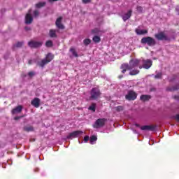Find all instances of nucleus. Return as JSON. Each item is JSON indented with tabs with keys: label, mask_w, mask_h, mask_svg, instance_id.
I'll return each instance as SVG.
<instances>
[{
	"label": "nucleus",
	"mask_w": 179,
	"mask_h": 179,
	"mask_svg": "<svg viewBox=\"0 0 179 179\" xmlns=\"http://www.w3.org/2000/svg\"><path fill=\"white\" fill-rule=\"evenodd\" d=\"M49 36L51 38H57V33L55 29H50L49 31Z\"/></svg>",
	"instance_id": "23"
},
{
	"label": "nucleus",
	"mask_w": 179,
	"mask_h": 179,
	"mask_svg": "<svg viewBox=\"0 0 179 179\" xmlns=\"http://www.w3.org/2000/svg\"><path fill=\"white\" fill-rule=\"evenodd\" d=\"M90 43H92V40H90V38H86L83 41V44L85 45L86 46L89 45Z\"/></svg>",
	"instance_id": "30"
},
{
	"label": "nucleus",
	"mask_w": 179,
	"mask_h": 179,
	"mask_svg": "<svg viewBox=\"0 0 179 179\" xmlns=\"http://www.w3.org/2000/svg\"><path fill=\"white\" fill-rule=\"evenodd\" d=\"M179 89V85H176L173 87H168L166 88V92H176V90H178Z\"/></svg>",
	"instance_id": "21"
},
{
	"label": "nucleus",
	"mask_w": 179,
	"mask_h": 179,
	"mask_svg": "<svg viewBox=\"0 0 179 179\" xmlns=\"http://www.w3.org/2000/svg\"><path fill=\"white\" fill-rule=\"evenodd\" d=\"M25 30H31V29L29 28V27H25Z\"/></svg>",
	"instance_id": "47"
},
{
	"label": "nucleus",
	"mask_w": 179,
	"mask_h": 179,
	"mask_svg": "<svg viewBox=\"0 0 179 179\" xmlns=\"http://www.w3.org/2000/svg\"><path fill=\"white\" fill-rule=\"evenodd\" d=\"M99 31H100L99 30V29L95 28V29H94L92 30V34H99Z\"/></svg>",
	"instance_id": "35"
},
{
	"label": "nucleus",
	"mask_w": 179,
	"mask_h": 179,
	"mask_svg": "<svg viewBox=\"0 0 179 179\" xmlns=\"http://www.w3.org/2000/svg\"><path fill=\"white\" fill-rule=\"evenodd\" d=\"M155 38H157V40H159V41H163V40H164L165 41H168L169 40V37H167V36H166V34L163 31L155 34Z\"/></svg>",
	"instance_id": "7"
},
{
	"label": "nucleus",
	"mask_w": 179,
	"mask_h": 179,
	"mask_svg": "<svg viewBox=\"0 0 179 179\" xmlns=\"http://www.w3.org/2000/svg\"><path fill=\"white\" fill-rule=\"evenodd\" d=\"M152 99V96L150 95H145V94H143L140 96V100L141 101H149L150 99Z\"/></svg>",
	"instance_id": "18"
},
{
	"label": "nucleus",
	"mask_w": 179,
	"mask_h": 179,
	"mask_svg": "<svg viewBox=\"0 0 179 179\" xmlns=\"http://www.w3.org/2000/svg\"><path fill=\"white\" fill-rule=\"evenodd\" d=\"M135 33L138 34V36H143L145 34H148V29H136Z\"/></svg>",
	"instance_id": "17"
},
{
	"label": "nucleus",
	"mask_w": 179,
	"mask_h": 179,
	"mask_svg": "<svg viewBox=\"0 0 179 179\" xmlns=\"http://www.w3.org/2000/svg\"><path fill=\"white\" fill-rule=\"evenodd\" d=\"M141 61L138 59H131L129 62V65L131 69H134V68H136L140 64Z\"/></svg>",
	"instance_id": "8"
},
{
	"label": "nucleus",
	"mask_w": 179,
	"mask_h": 179,
	"mask_svg": "<svg viewBox=\"0 0 179 179\" xmlns=\"http://www.w3.org/2000/svg\"><path fill=\"white\" fill-rule=\"evenodd\" d=\"M176 121H177L178 122H179V114H177L175 117H174Z\"/></svg>",
	"instance_id": "40"
},
{
	"label": "nucleus",
	"mask_w": 179,
	"mask_h": 179,
	"mask_svg": "<svg viewBox=\"0 0 179 179\" xmlns=\"http://www.w3.org/2000/svg\"><path fill=\"white\" fill-rule=\"evenodd\" d=\"M22 45H23V42H17L15 45V47H17V48H20Z\"/></svg>",
	"instance_id": "37"
},
{
	"label": "nucleus",
	"mask_w": 179,
	"mask_h": 179,
	"mask_svg": "<svg viewBox=\"0 0 179 179\" xmlns=\"http://www.w3.org/2000/svg\"><path fill=\"white\" fill-rule=\"evenodd\" d=\"M131 16H132V10H129L127 13H125L124 15H122V19L124 22L126 20H128V19L131 18Z\"/></svg>",
	"instance_id": "16"
},
{
	"label": "nucleus",
	"mask_w": 179,
	"mask_h": 179,
	"mask_svg": "<svg viewBox=\"0 0 179 179\" xmlns=\"http://www.w3.org/2000/svg\"><path fill=\"white\" fill-rule=\"evenodd\" d=\"M45 47L50 48V47H52L53 44H52V41H48L45 43Z\"/></svg>",
	"instance_id": "31"
},
{
	"label": "nucleus",
	"mask_w": 179,
	"mask_h": 179,
	"mask_svg": "<svg viewBox=\"0 0 179 179\" xmlns=\"http://www.w3.org/2000/svg\"><path fill=\"white\" fill-rule=\"evenodd\" d=\"M22 116H16L14 117V120L15 121H17V120H20V118H22Z\"/></svg>",
	"instance_id": "41"
},
{
	"label": "nucleus",
	"mask_w": 179,
	"mask_h": 179,
	"mask_svg": "<svg viewBox=\"0 0 179 179\" xmlns=\"http://www.w3.org/2000/svg\"><path fill=\"white\" fill-rule=\"evenodd\" d=\"M124 99L127 100V101H134V100L138 99V93L132 90H129L127 94L124 96Z\"/></svg>",
	"instance_id": "3"
},
{
	"label": "nucleus",
	"mask_w": 179,
	"mask_h": 179,
	"mask_svg": "<svg viewBox=\"0 0 179 179\" xmlns=\"http://www.w3.org/2000/svg\"><path fill=\"white\" fill-rule=\"evenodd\" d=\"M136 10L139 12V13H142V12H143V8L141 6H138Z\"/></svg>",
	"instance_id": "34"
},
{
	"label": "nucleus",
	"mask_w": 179,
	"mask_h": 179,
	"mask_svg": "<svg viewBox=\"0 0 179 179\" xmlns=\"http://www.w3.org/2000/svg\"><path fill=\"white\" fill-rule=\"evenodd\" d=\"M120 69H122V73H125L127 71H131V67L129 64L127 63H123L120 66Z\"/></svg>",
	"instance_id": "11"
},
{
	"label": "nucleus",
	"mask_w": 179,
	"mask_h": 179,
	"mask_svg": "<svg viewBox=\"0 0 179 179\" xmlns=\"http://www.w3.org/2000/svg\"><path fill=\"white\" fill-rule=\"evenodd\" d=\"M88 110L93 111V113H96V103H92L91 106H90V107L88 108Z\"/></svg>",
	"instance_id": "26"
},
{
	"label": "nucleus",
	"mask_w": 179,
	"mask_h": 179,
	"mask_svg": "<svg viewBox=\"0 0 179 179\" xmlns=\"http://www.w3.org/2000/svg\"><path fill=\"white\" fill-rule=\"evenodd\" d=\"M31 64H33V60L31 59L28 60V64L31 65Z\"/></svg>",
	"instance_id": "43"
},
{
	"label": "nucleus",
	"mask_w": 179,
	"mask_h": 179,
	"mask_svg": "<svg viewBox=\"0 0 179 179\" xmlns=\"http://www.w3.org/2000/svg\"><path fill=\"white\" fill-rule=\"evenodd\" d=\"M36 75V73L34 71H30L28 73V76H29V78H33V76H34Z\"/></svg>",
	"instance_id": "38"
},
{
	"label": "nucleus",
	"mask_w": 179,
	"mask_h": 179,
	"mask_svg": "<svg viewBox=\"0 0 179 179\" xmlns=\"http://www.w3.org/2000/svg\"><path fill=\"white\" fill-rule=\"evenodd\" d=\"M143 68V66H139V69H142Z\"/></svg>",
	"instance_id": "48"
},
{
	"label": "nucleus",
	"mask_w": 179,
	"mask_h": 179,
	"mask_svg": "<svg viewBox=\"0 0 179 179\" xmlns=\"http://www.w3.org/2000/svg\"><path fill=\"white\" fill-rule=\"evenodd\" d=\"M156 126L154 125H144L141 127V131H155Z\"/></svg>",
	"instance_id": "15"
},
{
	"label": "nucleus",
	"mask_w": 179,
	"mask_h": 179,
	"mask_svg": "<svg viewBox=\"0 0 179 179\" xmlns=\"http://www.w3.org/2000/svg\"><path fill=\"white\" fill-rule=\"evenodd\" d=\"M39 15H40V12L38 11V10H35L34 11V17H37Z\"/></svg>",
	"instance_id": "36"
},
{
	"label": "nucleus",
	"mask_w": 179,
	"mask_h": 179,
	"mask_svg": "<svg viewBox=\"0 0 179 179\" xmlns=\"http://www.w3.org/2000/svg\"><path fill=\"white\" fill-rule=\"evenodd\" d=\"M22 110H23V107L22 106H18L14 109L12 110V114H17V113H22Z\"/></svg>",
	"instance_id": "19"
},
{
	"label": "nucleus",
	"mask_w": 179,
	"mask_h": 179,
	"mask_svg": "<svg viewBox=\"0 0 179 179\" xmlns=\"http://www.w3.org/2000/svg\"><path fill=\"white\" fill-rule=\"evenodd\" d=\"M92 41H94V43H100V41H101V38L99 36H94L92 38Z\"/></svg>",
	"instance_id": "25"
},
{
	"label": "nucleus",
	"mask_w": 179,
	"mask_h": 179,
	"mask_svg": "<svg viewBox=\"0 0 179 179\" xmlns=\"http://www.w3.org/2000/svg\"><path fill=\"white\" fill-rule=\"evenodd\" d=\"M49 1V2H57V1H58V0H48Z\"/></svg>",
	"instance_id": "46"
},
{
	"label": "nucleus",
	"mask_w": 179,
	"mask_h": 179,
	"mask_svg": "<svg viewBox=\"0 0 179 179\" xmlns=\"http://www.w3.org/2000/svg\"><path fill=\"white\" fill-rule=\"evenodd\" d=\"M139 72H140V71L138 70V69H133V70L131 69V70L129 71V75H130L131 76H135L139 74Z\"/></svg>",
	"instance_id": "24"
},
{
	"label": "nucleus",
	"mask_w": 179,
	"mask_h": 179,
	"mask_svg": "<svg viewBox=\"0 0 179 179\" xmlns=\"http://www.w3.org/2000/svg\"><path fill=\"white\" fill-rule=\"evenodd\" d=\"M70 51L71 52H72L73 55L76 57V58H78V52H76V50H75V48H70Z\"/></svg>",
	"instance_id": "29"
},
{
	"label": "nucleus",
	"mask_w": 179,
	"mask_h": 179,
	"mask_svg": "<svg viewBox=\"0 0 179 179\" xmlns=\"http://www.w3.org/2000/svg\"><path fill=\"white\" fill-rule=\"evenodd\" d=\"M23 131L25 132H33V131H34V127L30 125L25 126L23 127Z\"/></svg>",
	"instance_id": "20"
},
{
	"label": "nucleus",
	"mask_w": 179,
	"mask_h": 179,
	"mask_svg": "<svg viewBox=\"0 0 179 179\" xmlns=\"http://www.w3.org/2000/svg\"><path fill=\"white\" fill-rule=\"evenodd\" d=\"M47 5V2L43 1V2H38L35 5V8H37V9H40L41 8H44Z\"/></svg>",
	"instance_id": "22"
},
{
	"label": "nucleus",
	"mask_w": 179,
	"mask_h": 179,
	"mask_svg": "<svg viewBox=\"0 0 179 179\" xmlns=\"http://www.w3.org/2000/svg\"><path fill=\"white\" fill-rule=\"evenodd\" d=\"M122 78H124V76H123V75H120V76H118V78H119V79H122Z\"/></svg>",
	"instance_id": "45"
},
{
	"label": "nucleus",
	"mask_w": 179,
	"mask_h": 179,
	"mask_svg": "<svg viewBox=\"0 0 179 179\" xmlns=\"http://www.w3.org/2000/svg\"><path fill=\"white\" fill-rule=\"evenodd\" d=\"M25 23L26 24H31L33 23V16L30 14V11L25 16Z\"/></svg>",
	"instance_id": "13"
},
{
	"label": "nucleus",
	"mask_w": 179,
	"mask_h": 179,
	"mask_svg": "<svg viewBox=\"0 0 179 179\" xmlns=\"http://www.w3.org/2000/svg\"><path fill=\"white\" fill-rule=\"evenodd\" d=\"M62 17H59L55 22V24L58 29H61L62 30H64L65 29V27L62 23Z\"/></svg>",
	"instance_id": "12"
},
{
	"label": "nucleus",
	"mask_w": 179,
	"mask_h": 179,
	"mask_svg": "<svg viewBox=\"0 0 179 179\" xmlns=\"http://www.w3.org/2000/svg\"><path fill=\"white\" fill-rule=\"evenodd\" d=\"M96 141H97V136H92L90 138L91 145H93V143L96 142Z\"/></svg>",
	"instance_id": "28"
},
{
	"label": "nucleus",
	"mask_w": 179,
	"mask_h": 179,
	"mask_svg": "<svg viewBox=\"0 0 179 179\" xmlns=\"http://www.w3.org/2000/svg\"><path fill=\"white\" fill-rule=\"evenodd\" d=\"M100 96H101V92L99 88L94 87L91 90L90 100H97V99H100Z\"/></svg>",
	"instance_id": "4"
},
{
	"label": "nucleus",
	"mask_w": 179,
	"mask_h": 179,
	"mask_svg": "<svg viewBox=\"0 0 179 179\" xmlns=\"http://www.w3.org/2000/svg\"><path fill=\"white\" fill-rule=\"evenodd\" d=\"M152 64L153 62L150 59L143 60V68H144V69H149L151 68Z\"/></svg>",
	"instance_id": "10"
},
{
	"label": "nucleus",
	"mask_w": 179,
	"mask_h": 179,
	"mask_svg": "<svg viewBox=\"0 0 179 179\" xmlns=\"http://www.w3.org/2000/svg\"><path fill=\"white\" fill-rule=\"evenodd\" d=\"M177 78H178V76L173 75L172 77H171L169 78V82H174V80H176V79H177Z\"/></svg>",
	"instance_id": "32"
},
{
	"label": "nucleus",
	"mask_w": 179,
	"mask_h": 179,
	"mask_svg": "<svg viewBox=\"0 0 179 179\" xmlns=\"http://www.w3.org/2000/svg\"><path fill=\"white\" fill-rule=\"evenodd\" d=\"M107 121V119L106 118H99L96 120L94 124L92 125L93 128H96L98 129V128H103L104 125H106V122Z\"/></svg>",
	"instance_id": "5"
},
{
	"label": "nucleus",
	"mask_w": 179,
	"mask_h": 179,
	"mask_svg": "<svg viewBox=\"0 0 179 179\" xmlns=\"http://www.w3.org/2000/svg\"><path fill=\"white\" fill-rule=\"evenodd\" d=\"M28 45L30 48H40L43 45V41H30Z\"/></svg>",
	"instance_id": "6"
},
{
	"label": "nucleus",
	"mask_w": 179,
	"mask_h": 179,
	"mask_svg": "<svg viewBox=\"0 0 179 179\" xmlns=\"http://www.w3.org/2000/svg\"><path fill=\"white\" fill-rule=\"evenodd\" d=\"M83 3H90L92 2V0H83Z\"/></svg>",
	"instance_id": "39"
},
{
	"label": "nucleus",
	"mask_w": 179,
	"mask_h": 179,
	"mask_svg": "<svg viewBox=\"0 0 179 179\" xmlns=\"http://www.w3.org/2000/svg\"><path fill=\"white\" fill-rule=\"evenodd\" d=\"M162 76H163V73H158L157 75L155 76V79H162Z\"/></svg>",
	"instance_id": "33"
},
{
	"label": "nucleus",
	"mask_w": 179,
	"mask_h": 179,
	"mask_svg": "<svg viewBox=\"0 0 179 179\" xmlns=\"http://www.w3.org/2000/svg\"><path fill=\"white\" fill-rule=\"evenodd\" d=\"M141 43L147 45L148 47H155L156 45V40L150 36H145L141 38Z\"/></svg>",
	"instance_id": "2"
},
{
	"label": "nucleus",
	"mask_w": 179,
	"mask_h": 179,
	"mask_svg": "<svg viewBox=\"0 0 179 179\" xmlns=\"http://www.w3.org/2000/svg\"><path fill=\"white\" fill-rule=\"evenodd\" d=\"M54 55H52V53H48L45 59L37 62V66H40V68H44V66H45L47 64H50V62H51V61L54 59Z\"/></svg>",
	"instance_id": "1"
},
{
	"label": "nucleus",
	"mask_w": 179,
	"mask_h": 179,
	"mask_svg": "<svg viewBox=\"0 0 179 179\" xmlns=\"http://www.w3.org/2000/svg\"><path fill=\"white\" fill-rule=\"evenodd\" d=\"M137 127H140V125L138 124H135Z\"/></svg>",
	"instance_id": "49"
},
{
	"label": "nucleus",
	"mask_w": 179,
	"mask_h": 179,
	"mask_svg": "<svg viewBox=\"0 0 179 179\" xmlns=\"http://www.w3.org/2000/svg\"><path fill=\"white\" fill-rule=\"evenodd\" d=\"M83 134V132L82 131H73L71 133H70L69 134V136H67V139H72V138H78L79 136V135Z\"/></svg>",
	"instance_id": "9"
},
{
	"label": "nucleus",
	"mask_w": 179,
	"mask_h": 179,
	"mask_svg": "<svg viewBox=\"0 0 179 179\" xmlns=\"http://www.w3.org/2000/svg\"><path fill=\"white\" fill-rule=\"evenodd\" d=\"M115 111H117V113H121V111H124V106H117L115 107Z\"/></svg>",
	"instance_id": "27"
},
{
	"label": "nucleus",
	"mask_w": 179,
	"mask_h": 179,
	"mask_svg": "<svg viewBox=\"0 0 179 179\" xmlns=\"http://www.w3.org/2000/svg\"><path fill=\"white\" fill-rule=\"evenodd\" d=\"M173 99H175V100H179V96L175 95Z\"/></svg>",
	"instance_id": "44"
},
{
	"label": "nucleus",
	"mask_w": 179,
	"mask_h": 179,
	"mask_svg": "<svg viewBox=\"0 0 179 179\" xmlns=\"http://www.w3.org/2000/svg\"><path fill=\"white\" fill-rule=\"evenodd\" d=\"M84 141H85V142H88V141H89V136H85L84 137Z\"/></svg>",
	"instance_id": "42"
},
{
	"label": "nucleus",
	"mask_w": 179,
	"mask_h": 179,
	"mask_svg": "<svg viewBox=\"0 0 179 179\" xmlns=\"http://www.w3.org/2000/svg\"><path fill=\"white\" fill-rule=\"evenodd\" d=\"M40 103H41V101L40 99H38V98H34V99L31 101V106H33L34 107H35V108H38V107H40Z\"/></svg>",
	"instance_id": "14"
}]
</instances>
